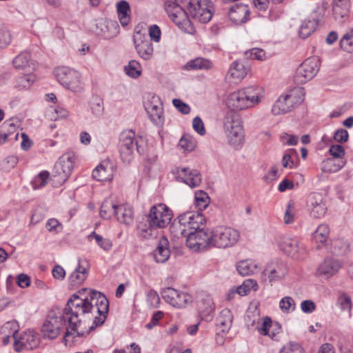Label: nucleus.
<instances>
[{"label":"nucleus","mask_w":353,"mask_h":353,"mask_svg":"<svg viewBox=\"0 0 353 353\" xmlns=\"http://www.w3.org/2000/svg\"><path fill=\"white\" fill-rule=\"evenodd\" d=\"M109 310V301L100 292L83 288L78 294H73L68 301L62 313L68 320L69 327L65 334L83 336L94 327L105 321Z\"/></svg>","instance_id":"obj_1"},{"label":"nucleus","mask_w":353,"mask_h":353,"mask_svg":"<svg viewBox=\"0 0 353 353\" xmlns=\"http://www.w3.org/2000/svg\"><path fill=\"white\" fill-rule=\"evenodd\" d=\"M264 98L263 91L256 87L249 86L230 93L226 100L231 112L251 109L259 104Z\"/></svg>","instance_id":"obj_2"},{"label":"nucleus","mask_w":353,"mask_h":353,"mask_svg":"<svg viewBox=\"0 0 353 353\" xmlns=\"http://www.w3.org/2000/svg\"><path fill=\"white\" fill-rule=\"evenodd\" d=\"M224 131L228 143L237 148L243 140V127L240 115L234 112H228L224 119Z\"/></svg>","instance_id":"obj_3"},{"label":"nucleus","mask_w":353,"mask_h":353,"mask_svg":"<svg viewBox=\"0 0 353 353\" xmlns=\"http://www.w3.org/2000/svg\"><path fill=\"white\" fill-rule=\"evenodd\" d=\"M211 247L227 249L234 247L239 241V230L228 226H219L212 230Z\"/></svg>","instance_id":"obj_4"},{"label":"nucleus","mask_w":353,"mask_h":353,"mask_svg":"<svg viewBox=\"0 0 353 353\" xmlns=\"http://www.w3.org/2000/svg\"><path fill=\"white\" fill-rule=\"evenodd\" d=\"M304 100L303 88H299L281 96L274 103L272 112L274 115H280L292 111L295 107L299 105Z\"/></svg>","instance_id":"obj_5"},{"label":"nucleus","mask_w":353,"mask_h":353,"mask_svg":"<svg viewBox=\"0 0 353 353\" xmlns=\"http://www.w3.org/2000/svg\"><path fill=\"white\" fill-rule=\"evenodd\" d=\"M74 154L72 152L64 153L55 163L52 181L55 185L64 183L71 174L74 166Z\"/></svg>","instance_id":"obj_6"},{"label":"nucleus","mask_w":353,"mask_h":353,"mask_svg":"<svg viewBox=\"0 0 353 353\" xmlns=\"http://www.w3.org/2000/svg\"><path fill=\"white\" fill-rule=\"evenodd\" d=\"M68 322L64 314L61 311H51L48 314L41 328L44 339H54Z\"/></svg>","instance_id":"obj_7"},{"label":"nucleus","mask_w":353,"mask_h":353,"mask_svg":"<svg viewBox=\"0 0 353 353\" xmlns=\"http://www.w3.org/2000/svg\"><path fill=\"white\" fill-rule=\"evenodd\" d=\"M213 5L210 0H190L187 14L196 21L205 23L212 17Z\"/></svg>","instance_id":"obj_8"},{"label":"nucleus","mask_w":353,"mask_h":353,"mask_svg":"<svg viewBox=\"0 0 353 353\" xmlns=\"http://www.w3.org/2000/svg\"><path fill=\"white\" fill-rule=\"evenodd\" d=\"M55 75L59 83L66 89L72 92H80L83 90V83L80 74L66 67L58 68L55 70Z\"/></svg>","instance_id":"obj_9"},{"label":"nucleus","mask_w":353,"mask_h":353,"mask_svg":"<svg viewBox=\"0 0 353 353\" xmlns=\"http://www.w3.org/2000/svg\"><path fill=\"white\" fill-rule=\"evenodd\" d=\"M179 230L183 236H187L188 232L196 230L203 226L205 219L199 212H187L179 217Z\"/></svg>","instance_id":"obj_10"},{"label":"nucleus","mask_w":353,"mask_h":353,"mask_svg":"<svg viewBox=\"0 0 353 353\" xmlns=\"http://www.w3.org/2000/svg\"><path fill=\"white\" fill-rule=\"evenodd\" d=\"M319 70V60L316 57L305 59L296 69L294 81L296 84H303L312 79Z\"/></svg>","instance_id":"obj_11"},{"label":"nucleus","mask_w":353,"mask_h":353,"mask_svg":"<svg viewBox=\"0 0 353 353\" xmlns=\"http://www.w3.org/2000/svg\"><path fill=\"white\" fill-rule=\"evenodd\" d=\"M172 219L171 210L165 204H158L150 208L148 221L155 228H164Z\"/></svg>","instance_id":"obj_12"},{"label":"nucleus","mask_w":353,"mask_h":353,"mask_svg":"<svg viewBox=\"0 0 353 353\" xmlns=\"http://www.w3.org/2000/svg\"><path fill=\"white\" fill-rule=\"evenodd\" d=\"M136 27L133 37L135 49L139 56L143 60H150L152 57L154 48L152 43L146 34Z\"/></svg>","instance_id":"obj_13"},{"label":"nucleus","mask_w":353,"mask_h":353,"mask_svg":"<svg viewBox=\"0 0 353 353\" xmlns=\"http://www.w3.org/2000/svg\"><path fill=\"white\" fill-rule=\"evenodd\" d=\"M279 248L288 255L296 259H303L306 254V250L298 239L290 236H282L279 241Z\"/></svg>","instance_id":"obj_14"},{"label":"nucleus","mask_w":353,"mask_h":353,"mask_svg":"<svg viewBox=\"0 0 353 353\" xmlns=\"http://www.w3.org/2000/svg\"><path fill=\"white\" fill-rule=\"evenodd\" d=\"M212 230L208 232L202 228V227L193 232H188L185 236L186 244L191 249H203L206 247H211V236Z\"/></svg>","instance_id":"obj_15"},{"label":"nucleus","mask_w":353,"mask_h":353,"mask_svg":"<svg viewBox=\"0 0 353 353\" xmlns=\"http://www.w3.org/2000/svg\"><path fill=\"white\" fill-rule=\"evenodd\" d=\"M163 299L175 307H185L192 302V296L185 292H179L172 288H167L161 291Z\"/></svg>","instance_id":"obj_16"},{"label":"nucleus","mask_w":353,"mask_h":353,"mask_svg":"<svg viewBox=\"0 0 353 353\" xmlns=\"http://www.w3.org/2000/svg\"><path fill=\"white\" fill-rule=\"evenodd\" d=\"M307 208L310 215L316 219L324 216L327 210L322 195L316 192L312 193L308 196Z\"/></svg>","instance_id":"obj_17"},{"label":"nucleus","mask_w":353,"mask_h":353,"mask_svg":"<svg viewBox=\"0 0 353 353\" xmlns=\"http://www.w3.org/2000/svg\"><path fill=\"white\" fill-rule=\"evenodd\" d=\"M119 145L136 150L139 154L144 152V141L141 137H136L134 132L130 130L121 133Z\"/></svg>","instance_id":"obj_18"},{"label":"nucleus","mask_w":353,"mask_h":353,"mask_svg":"<svg viewBox=\"0 0 353 353\" xmlns=\"http://www.w3.org/2000/svg\"><path fill=\"white\" fill-rule=\"evenodd\" d=\"M343 265V263L340 259L326 258L319 265L317 274L325 279H330L339 272Z\"/></svg>","instance_id":"obj_19"},{"label":"nucleus","mask_w":353,"mask_h":353,"mask_svg":"<svg viewBox=\"0 0 353 353\" xmlns=\"http://www.w3.org/2000/svg\"><path fill=\"white\" fill-rule=\"evenodd\" d=\"M287 272L286 264L278 261L270 262L263 270V274L268 278L271 283L283 279Z\"/></svg>","instance_id":"obj_20"},{"label":"nucleus","mask_w":353,"mask_h":353,"mask_svg":"<svg viewBox=\"0 0 353 353\" xmlns=\"http://www.w3.org/2000/svg\"><path fill=\"white\" fill-rule=\"evenodd\" d=\"M39 343V338L36 333L29 330L26 331L19 340H15L14 350L17 352H20L23 349L32 350L37 347Z\"/></svg>","instance_id":"obj_21"},{"label":"nucleus","mask_w":353,"mask_h":353,"mask_svg":"<svg viewBox=\"0 0 353 353\" xmlns=\"http://www.w3.org/2000/svg\"><path fill=\"white\" fill-rule=\"evenodd\" d=\"M115 172L114 165L109 160L103 161L92 172V176L97 181H111Z\"/></svg>","instance_id":"obj_22"},{"label":"nucleus","mask_w":353,"mask_h":353,"mask_svg":"<svg viewBox=\"0 0 353 353\" xmlns=\"http://www.w3.org/2000/svg\"><path fill=\"white\" fill-rule=\"evenodd\" d=\"M182 2L183 0H167L164 3V8L166 13L171 20L176 23H179L181 22V19L185 17L187 14L180 5Z\"/></svg>","instance_id":"obj_23"},{"label":"nucleus","mask_w":353,"mask_h":353,"mask_svg":"<svg viewBox=\"0 0 353 353\" xmlns=\"http://www.w3.org/2000/svg\"><path fill=\"white\" fill-rule=\"evenodd\" d=\"M228 16L234 24L240 25L248 20L250 10L247 5L236 4L230 8Z\"/></svg>","instance_id":"obj_24"},{"label":"nucleus","mask_w":353,"mask_h":353,"mask_svg":"<svg viewBox=\"0 0 353 353\" xmlns=\"http://www.w3.org/2000/svg\"><path fill=\"white\" fill-rule=\"evenodd\" d=\"M256 328L261 335L268 336L274 340H277L276 336L281 329L279 323L273 324L271 319L268 316L263 319L261 325H257Z\"/></svg>","instance_id":"obj_25"},{"label":"nucleus","mask_w":353,"mask_h":353,"mask_svg":"<svg viewBox=\"0 0 353 353\" xmlns=\"http://www.w3.org/2000/svg\"><path fill=\"white\" fill-rule=\"evenodd\" d=\"M178 177L191 188L200 185L201 179L197 170H190L188 168H181L177 171Z\"/></svg>","instance_id":"obj_26"},{"label":"nucleus","mask_w":353,"mask_h":353,"mask_svg":"<svg viewBox=\"0 0 353 353\" xmlns=\"http://www.w3.org/2000/svg\"><path fill=\"white\" fill-rule=\"evenodd\" d=\"M145 109L154 123L159 125L163 122V107L159 101L147 103Z\"/></svg>","instance_id":"obj_27"},{"label":"nucleus","mask_w":353,"mask_h":353,"mask_svg":"<svg viewBox=\"0 0 353 353\" xmlns=\"http://www.w3.org/2000/svg\"><path fill=\"white\" fill-rule=\"evenodd\" d=\"M168 241L162 236L159 240L157 246L153 252L154 259L157 263H165L170 257V252L168 248Z\"/></svg>","instance_id":"obj_28"},{"label":"nucleus","mask_w":353,"mask_h":353,"mask_svg":"<svg viewBox=\"0 0 353 353\" xmlns=\"http://www.w3.org/2000/svg\"><path fill=\"white\" fill-rule=\"evenodd\" d=\"M248 71V68L245 67L243 63L236 61L231 64L227 77L234 83H238L245 77Z\"/></svg>","instance_id":"obj_29"},{"label":"nucleus","mask_w":353,"mask_h":353,"mask_svg":"<svg viewBox=\"0 0 353 353\" xmlns=\"http://www.w3.org/2000/svg\"><path fill=\"white\" fill-rule=\"evenodd\" d=\"M350 8V0H333L332 12L336 20L341 21L346 17Z\"/></svg>","instance_id":"obj_30"},{"label":"nucleus","mask_w":353,"mask_h":353,"mask_svg":"<svg viewBox=\"0 0 353 353\" xmlns=\"http://www.w3.org/2000/svg\"><path fill=\"white\" fill-rule=\"evenodd\" d=\"M233 315L230 310H222L216 319V325L223 334L228 332L232 327Z\"/></svg>","instance_id":"obj_31"},{"label":"nucleus","mask_w":353,"mask_h":353,"mask_svg":"<svg viewBox=\"0 0 353 353\" xmlns=\"http://www.w3.org/2000/svg\"><path fill=\"white\" fill-rule=\"evenodd\" d=\"M88 274V270L85 266L79 261L78 265L72 273L69 276V283L71 286L75 287L81 285L85 280Z\"/></svg>","instance_id":"obj_32"},{"label":"nucleus","mask_w":353,"mask_h":353,"mask_svg":"<svg viewBox=\"0 0 353 353\" xmlns=\"http://www.w3.org/2000/svg\"><path fill=\"white\" fill-rule=\"evenodd\" d=\"M213 63L208 59L203 57H196L194 59L188 61L184 66L185 70H209L212 69Z\"/></svg>","instance_id":"obj_33"},{"label":"nucleus","mask_w":353,"mask_h":353,"mask_svg":"<svg viewBox=\"0 0 353 353\" xmlns=\"http://www.w3.org/2000/svg\"><path fill=\"white\" fill-rule=\"evenodd\" d=\"M115 216L118 221L125 225L131 224L134 220V213L132 208L124 205H120L117 207Z\"/></svg>","instance_id":"obj_34"},{"label":"nucleus","mask_w":353,"mask_h":353,"mask_svg":"<svg viewBox=\"0 0 353 353\" xmlns=\"http://www.w3.org/2000/svg\"><path fill=\"white\" fill-rule=\"evenodd\" d=\"M117 11L119 20L122 26H126L130 20V8L126 1H121L117 5Z\"/></svg>","instance_id":"obj_35"},{"label":"nucleus","mask_w":353,"mask_h":353,"mask_svg":"<svg viewBox=\"0 0 353 353\" xmlns=\"http://www.w3.org/2000/svg\"><path fill=\"white\" fill-rule=\"evenodd\" d=\"M259 270L258 265L252 260H244L236 265V270L242 276H248L256 272Z\"/></svg>","instance_id":"obj_36"},{"label":"nucleus","mask_w":353,"mask_h":353,"mask_svg":"<svg viewBox=\"0 0 353 353\" xmlns=\"http://www.w3.org/2000/svg\"><path fill=\"white\" fill-rule=\"evenodd\" d=\"M13 65L17 69H23L26 67L34 68L35 64L32 61L30 54L28 52H23L17 55L12 61Z\"/></svg>","instance_id":"obj_37"},{"label":"nucleus","mask_w":353,"mask_h":353,"mask_svg":"<svg viewBox=\"0 0 353 353\" xmlns=\"http://www.w3.org/2000/svg\"><path fill=\"white\" fill-rule=\"evenodd\" d=\"M117 207H119V205H117L112 200L109 199L104 200L101 205V216L103 219H108L112 216H115Z\"/></svg>","instance_id":"obj_38"},{"label":"nucleus","mask_w":353,"mask_h":353,"mask_svg":"<svg viewBox=\"0 0 353 353\" xmlns=\"http://www.w3.org/2000/svg\"><path fill=\"white\" fill-rule=\"evenodd\" d=\"M318 27L317 23L312 21L310 18L304 19L300 26L299 35L303 39H305L311 35Z\"/></svg>","instance_id":"obj_39"},{"label":"nucleus","mask_w":353,"mask_h":353,"mask_svg":"<svg viewBox=\"0 0 353 353\" xmlns=\"http://www.w3.org/2000/svg\"><path fill=\"white\" fill-rule=\"evenodd\" d=\"M345 163V161L336 163L334 159H327L322 163V170L325 172H336L343 168Z\"/></svg>","instance_id":"obj_40"},{"label":"nucleus","mask_w":353,"mask_h":353,"mask_svg":"<svg viewBox=\"0 0 353 353\" xmlns=\"http://www.w3.org/2000/svg\"><path fill=\"white\" fill-rule=\"evenodd\" d=\"M88 238L90 241L94 240L95 243L105 251H109L112 248V243L109 239L104 238L94 232L89 234Z\"/></svg>","instance_id":"obj_41"},{"label":"nucleus","mask_w":353,"mask_h":353,"mask_svg":"<svg viewBox=\"0 0 353 353\" xmlns=\"http://www.w3.org/2000/svg\"><path fill=\"white\" fill-rule=\"evenodd\" d=\"M125 74L134 79L139 77L142 72L140 63L136 60H131L128 64L124 67Z\"/></svg>","instance_id":"obj_42"},{"label":"nucleus","mask_w":353,"mask_h":353,"mask_svg":"<svg viewBox=\"0 0 353 353\" xmlns=\"http://www.w3.org/2000/svg\"><path fill=\"white\" fill-rule=\"evenodd\" d=\"M35 76L33 74L21 76L17 79L15 86L19 90L28 89L35 81Z\"/></svg>","instance_id":"obj_43"},{"label":"nucleus","mask_w":353,"mask_h":353,"mask_svg":"<svg viewBox=\"0 0 353 353\" xmlns=\"http://www.w3.org/2000/svg\"><path fill=\"white\" fill-rule=\"evenodd\" d=\"M209 203L210 198L206 192L201 190L195 192L194 204L199 210L206 208Z\"/></svg>","instance_id":"obj_44"},{"label":"nucleus","mask_w":353,"mask_h":353,"mask_svg":"<svg viewBox=\"0 0 353 353\" xmlns=\"http://www.w3.org/2000/svg\"><path fill=\"white\" fill-rule=\"evenodd\" d=\"M327 8L328 3L327 2H322L313 12L310 19L312 21H315L317 23V26H319V23L325 17Z\"/></svg>","instance_id":"obj_45"},{"label":"nucleus","mask_w":353,"mask_h":353,"mask_svg":"<svg viewBox=\"0 0 353 353\" xmlns=\"http://www.w3.org/2000/svg\"><path fill=\"white\" fill-rule=\"evenodd\" d=\"M50 173L48 171H42L37 175L32 181L34 189H40L44 187L48 182Z\"/></svg>","instance_id":"obj_46"},{"label":"nucleus","mask_w":353,"mask_h":353,"mask_svg":"<svg viewBox=\"0 0 353 353\" xmlns=\"http://www.w3.org/2000/svg\"><path fill=\"white\" fill-rule=\"evenodd\" d=\"M119 156L121 161L126 165L130 164L134 157L135 150L125 146L119 145Z\"/></svg>","instance_id":"obj_47"},{"label":"nucleus","mask_w":353,"mask_h":353,"mask_svg":"<svg viewBox=\"0 0 353 353\" xmlns=\"http://www.w3.org/2000/svg\"><path fill=\"white\" fill-rule=\"evenodd\" d=\"M329 233L330 230L328 225L326 224H321L314 232V238L317 242L323 243L326 241Z\"/></svg>","instance_id":"obj_48"},{"label":"nucleus","mask_w":353,"mask_h":353,"mask_svg":"<svg viewBox=\"0 0 353 353\" xmlns=\"http://www.w3.org/2000/svg\"><path fill=\"white\" fill-rule=\"evenodd\" d=\"M280 309L285 313L293 312L296 308L294 300L290 296H285L279 301Z\"/></svg>","instance_id":"obj_49"},{"label":"nucleus","mask_w":353,"mask_h":353,"mask_svg":"<svg viewBox=\"0 0 353 353\" xmlns=\"http://www.w3.org/2000/svg\"><path fill=\"white\" fill-rule=\"evenodd\" d=\"M199 312L203 318H208L214 311L211 300L202 301L198 306Z\"/></svg>","instance_id":"obj_50"},{"label":"nucleus","mask_w":353,"mask_h":353,"mask_svg":"<svg viewBox=\"0 0 353 353\" xmlns=\"http://www.w3.org/2000/svg\"><path fill=\"white\" fill-rule=\"evenodd\" d=\"M340 46L345 52H353V31L344 34L340 41Z\"/></svg>","instance_id":"obj_51"},{"label":"nucleus","mask_w":353,"mask_h":353,"mask_svg":"<svg viewBox=\"0 0 353 353\" xmlns=\"http://www.w3.org/2000/svg\"><path fill=\"white\" fill-rule=\"evenodd\" d=\"M256 282L252 279H248L243 282L242 285L239 286L236 290V293L241 296H245L248 294L251 288L256 286Z\"/></svg>","instance_id":"obj_52"},{"label":"nucleus","mask_w":353,"mask_h":353,"mask_svg":"<svg viewBox=\"0 0 353 353\" xmlns=\"http://www.w3.org/2000/svg\"><path fill=\"white\" fill-rule=\"evenodd\" d=\"M12 41V35L6 27L0 28V48H6Z\"/></svg>","instance_id":"obj_53"},{"label":"nucleus","mask_w":353,"mask_h":353,"mask_svg":"<svg viewBox=\"0 0 353 353\" xmlns=\"http://www.w3.org/2000/svg\"><path fill=\"white\" fill-rule=\"evenodd\" d=\"M153 228H155L150 225V223L149 225L140 223L137 228L139 236L145 239H149L152 236Z\"/></svg>","instance_id":"obj_54"},{"label":"nucleus","mask_w":353,"mask_h":353,"mask_svg":"<svg viewBox=\"0 0 353 353\" xmlns=\"http://www.w3.org/2000/svg\"><path fill=\"white\" fill-rule=\"evenodd\" d=\"M46 228L50 232L57 234L63 229L61 223L56 219H50L46 225Z\"/></svg>","instance_id":"obj_55"},{"label":"nucleus","mask_w":353,"mask_h":353,"mask_svg":"<svg viewBox=\"0 0 353 353\" xmlns=\"http://www.w3.org/2000/svg\"><path fill=\"white\" fill-rule=\"evenodd\" d=\"M279 353H304L303 349L298 343H288L285 345Z\"/></svg>","instance_id":"obj_56"},{"label":"nucleus","mask_w":353,"mask_h":353,"mask_svg":"<svg viewBox=\"0 0 353 353\" xmlns=\"http://www.w3.org/2000/svg\"><path fill=\"white\" fill-rule=\"evenodd\" d=\"M147 301L151 307H157L160 303V298L157 292L150 290L147 294Z\"/></svg>","instance_id":"obj_57"},{"label":"nucleus","mask_w":353,"mask_h":353,"mask_svg":"<svg viewBox=\"0 0 353 353\" xmlns=\"http://www.w3.org/2000/svg\"><path fill=\"white\" fill-rule=\"evenodd\" d=\"M338 301L342 310L350 312L352 310V301L350 296L343 294L339 298Z\"/></svg>","instance_id":"obj_58"},{"label":"nucleus","mask_w":353,"mask_h":353,"mask_svg":"<svg viewBox=\"0 0 353 353\" xmlns=\"http://www.w3.org/2000/svg\"><path fill=\"white\" fill-rule=\"evenodd\" d=\"M174 106L182 114H186L190 112V106L181 99H174L172 100Z\"/></svg>","instance_id":"obj_59"},{"label":"nucleus","mask_w":353,"mask_h":353,"mask_svg":"<svg viewBox=\"0 0 353 353\" xmlns=\"http://www.w3.org/2000/svg\"><path fill=\"white\" fill-rule=\"evenodd\" d=\"M245 55L247 56V57H249L250 59L263 60L265 57V53L261 49L253 48L250 51L246 52Z\"/></svg>","instance_id":"obj_60"},{"label":"nucleus","mask_w":353,"mask_h":353,"mask_svg":"<svg viewBox=\"0 0 353 353\" xmlns=\"http://www.w3.org/2000/svg\"><path fill=\"white\" fill-rule=\"evenodd\" d=\"M349 137L348 132L346 130L341 128L337 130L334 135V140L338 143H345L347 141Z\"/></svg>","instance_id":"obj_61"},{"label":"nucleus","mask_w":353,"mask_h":353,"mask_svg":"<svg viewBox=\"0 0 353 353\" xmlns=\"http://www.w3.org/2000/svg\"><path fill=\"white\" fill-rule=\"evenodd\" d=\"M293 208V203L292 201L289 202L287 205V208L283 216V220L285 224L292 223L294 221V214L292 213Z\"/></svg>","instance_id":"obj_62"},{"label":"nucleus","mask_w":353,"mask_h":353,"mask_svg":"<svg viewBox=\"0 0 353 353\" xmlns=\"http://www.w3.org/2000/svg\"><path fill=\"white\" fill-rule=\"evenodd\" d=\"M329 152L335 158H342L345 155V150L341 145H332Z\"/></svg>","instance_id":"obj_63"},{"label":"nucleus","mask_w":353,"mask_h":353,"mask_svg":"<svg viewBox=\"0 0 353 353\" xmlns=\"http://www.w3.org/2000/svg\"><path fill=\"white\" fill-rule=\"evenodd\" d=\"M149 36L152 40L159 42L161 39V30L157 25H152L149 28Z\"/></svg>","instance_id":"obj_64"}]
</instances>
